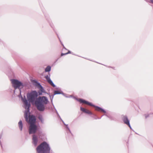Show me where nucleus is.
<instances>
[{"label":"nucleus","instance_id":"nucleus-1","mask_svg":"<svg viewBox=\"0 0 153 153\" xmlns=\"http://www.w3.org/2000/svg\"><path fill=\"white\" fill-rule=\"evenodd\" d=\"M48 102L47 98L45 96L39 97L35 101V104L37 109L39 111H42L45 109V104Z\"/></svg>","mask_w":153,"mask_h":153},{"label":"nucleus","instance_id":"nucleus-2","mask_svg":"<svg viewBox=\"0 0 153 153\" xmlns=\"http://www.w3.org/2000/svg\"><path fill=\"white\" fill-rule=\"evenodd\" d=\"M50 148L48 144L44 142L41 143L36 148L38 153H50Z\"/></svg>","mask_w":153,"mask_h":153},{"label":"nucleus","instance_id":"nucleus-3","mask_svg":"<svg viewBox=\"0 0 153 153\" xmlns=\"http://www.w3.org/2000/svg\"><path fill=\"white\" fill-rule=\"evenodd\" d=\"M37 93L36 91H33L27 94V97L28 101L30 102H33L37 98Z\"/></svg>","mask_w":153,"mask_h":153},{"label":"nucleus","instance_id":"nucleus-4","mask_svg":"<svg viewBox=\"0 0 153 153\" xmlns=\"http://www.w3.org/2000/svg\"><path fill=\"white\" fill-rule=\"evenodd\" d=\"M12 83L13 87L15 89L19 88L20 87L22 88L23 87L22 83L18 80L13 79L12 80Z\"/></svg>","mask_w":153,"mask_h":153},{"label":"nucleus","instance_id":"nucleus-5","mask_svg":"<svg viewBox=\"0 0 153 153\" xmlns=\"http://www.w3.org/2000/svg\"><path fill=\"white\" fill-rule=\"evenodd\" d=\"M37 126L35 124L30 125L29 128V133L30 134L35 133L37 130Z\"/></svg>","mask_w":153,"mask_h":153},{"label":"nucleus","instance_id":"nucleus-6","mask_svg":"<svg viewBox=\"0 0 153 153\" xmlns=\"http://www.w3.org/2000/svg\"><path fill=\"white\" fill-rule=\"evenodd\" d=\"M29 120L27 121L30 125L31 124H35L36 121L35 117L33 115H29L28 117Z\"/></svg>","mask_w":153,"mask_h":153},{"label":"nucleus","instance_id":"nucleus-7","mask_svg":"<svg viewBox=\"0 0 153 153\" xmlns=\"http://www.w3.org/2000/svg\"><path fill=\"white\" fill-rule=\"evenodd\" d=\"M78 101L81 103H82L83 104H85L86 105H89L91 106H93V105L92 104L87 101H85L82 99H78Z\"/></svg>","mask_w":153,"mask_h":153},{"label":"nucleus","instance_id":"nucleus-8","mask_svg":"<svg viewBox=\"0 0 153 153\" xmlns=\"http://www.w3.org/2000/svg\"><path fill=\"white\" fill-rule=\"evenodd\" d=\"M123 120L124 123L127 125L128 126L131 128V126L129 124V120H128V118L126 116H123Z\"/></svg>","mask_w":153,"mask_h":153},{"label":"nucleus","instance_id":"nucleus-9","mask_svg":"<svg viewBox=\"0 0 153 153\" xmlns=\"http://www.w3.org/2000/svg\"><path fill=\"white\" fill-rule=\"evenodd\" d=\"M45 78L47 79V81L48 82L51 84L52 86H53V87H54L55 86V85L54 84L53 82L51 80L49 77L47 75L45 76Z\"/></svg>","mask_w":153,"mask_h":153},{"label":"nucleus","instance_id":"nucleus-10","mask_svg":"<svg viewBox=\"0 0 153 153\" xmlns=\"http://www.w3.org/2000/svg\"><path fill=\"white\" fill-rule=\"evenodd\" d=\"M23 102L25 105V108H27V109H29L30 106V104L28 102L27 100L25 99L23 100Z\"/></svg>","mask_w":153,"mask_h":153},{"label":"nucleus","instance_id":"nucleus-11","mask_svg":"<svg viewBox=\"0 0 153 153\" xmlns=\"http://www.w3.org/2000/svg\"><path fill=\"white\" fill-rule=\"evenodd\" d=\"M80 110L82 112L86 114H91V112L85 108H83L81 107Z\"/></svg>","mask_w":153,"mask_h":153},{"label":"nucleus","instance_id":"nucleus-12","mask_svg":"<svg viewBox=\"0 0 153 153\" xmlns=\"http://www.w3.org/2000/svg\"><path fill=\"white\" fill-rule=\"evenodd\" d=\"M33 140L34 144L36 145L37 142V138L36 135H33Z\"/></svg>","mask_w":153,"mask_h":153},{"label":"nucleus","instance_id":"nucleus-13","mask_svg":"<svg viewBox=\"0 0 153 153\" xmlns=\"http://www.w3.org/2000/svg\"><path fill=\"white\" fill-rule=\"evenodd\" d=\"M95 110L98 111L103 112L104 113H105V111L102 108L98 107H95Z\"/></svg>","mask_w":153,"mask_h":153},{"label":"nucleus","instance_id":"nucleus-14","mask_svg":"<svg viewBox=\"0 0 153 153\" xmlns=\"http://www.w3.org/2000/svg\"><path fill=\"white\" fill-rule=\"evenodd\" d=\"M18 125L19 129L21 131H22L23 128L22 123L21 120H20L18 123Z\"/></svg>","mask_w":153,"mask_h":153},{"label":"nucleus","instance_id":"nucleus-15","mask_svg":"<svg viewBox=\"0 0 153 153\" xmlns=\"http://www.w3.org/2000/svg\"><path fill=\"white\" fill-rule=\"evenodd\" d=\"M29 110L25 112L24 114V117L26 121H28V114Z\"/></svg>","mask_w":153,"mask_h":153},{"label":"nucleus","instance_id":"nucleus-16","mask_svg":"<svg viewBox=\"0 0 153 153\" xmlns=\"http://www.w3.org/2000/svg\"><path fill=\"white\" fill-rule=\"evenodd\" d=\"M38 118L41 122L42 123H43V119L42 116L41 115H39L38 117Z\"/></svg>","mask_w":153,"mask_h":153},{"label":"nucleus","instance_id":"nucleus-17","mask_svg":"<svg viewBox=\"0 0 153 153\" xmlns=\"http://www.w3.org/2000/svg\"><path fill=\"white\" fill-rule=\"evenodd\" d=\"M51 67L49 66H48L45 69V71L46 72H48L51 70Z\"/></svg>","mask_w":153,"mask_h":153},{"label":"nucleus","instance_id":"nucleus-18","mask_svg":"<svg viewBox=\"0 0 153 153\" xmlns=\"http://www.w3.org/2000/svg\"><path fill=\"white\" fill-rule=\"evenodd\" d=\"M71 53V52L70 51H68V52L66 53H62L61 54V56H62L64 55H65L66 54H67L68 53Z\"/></svg>","mask_w":153,"mask_h":153},{"label":"nucleus","instance_id":"nucleus-19","mask_svg":"<svg viewBox=\"0 0 153 153\" xmlns=\"http://www.w3.org/2000/svg\"><path fill=\"white\" fill-rule=\"evenodd\" d=\"M60 91H54V95L56 94H60Z\"/></svg>","mask_w":153,"mask_h":153},{"label":"nucleus","instance_id":"nucleus-20","mask_svg":"<svg viewBox=\"0 0 153 153\" xmlns=\"http://www.w3.org/2000/svg\"><path fill=\"white\" fill-rule=\"evenodd\" d=\"M151 3L153 4V0H150Z\"/></svg>","mask_w":153,"mask_h":153},{"label":"nucleus","instance_id":"nucleus-21","mask_svg":"<svg viewBox=\"0 0 153 153\" xmlns=\"http://www.w3.org/2000/svg\"><path fill=\"white\" fill-rule=\"evenodd\" d=\"M38 84V85L39 86H41V85H40V84Z\"/></svg>","mask_w":153,"mask_h":153}]
</instances>
